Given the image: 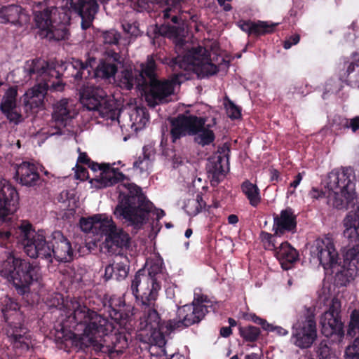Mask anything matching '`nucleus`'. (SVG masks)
I'll list each match as a JSON object with an SVG mask.
<instances>
[{
    "label": "nucleus",
    "mask_w": 359,
    "mask_h": 359,
    "mask_svg": "<svg viewBox=\"0 0 359 359\" xmlns=\"http://www.w3.org/2000/svg\"><path fill=\"white\" fill-rule=\"evenodd\" d=\"M97 177L100 188L111 187L121 182L118 186L120 199L114 211L117 218L125 219L128 224L135 227H140L146 222L154 207L140 187L129 182V180L118 169L109 163Z\"/></svg>",
    "instance_id": "1"
},
{
    "label": "nucleus",
    "mask_w": 359,
    "mask_h": 359,
    "mask_svg": "<svg viewBox=\"0 0 359 359\" xmlns=\"http://www.w3.org/2000/svg\"><path fill=\"white\" fill-rule=\"evenodd\" d=\"M25 72L29 79L38 83L28 90L22 97L25 113H33L35 109L43 107L44 98L48 90L62 91L65 83L60 79L61 73L55 65L43 59L29 60L25 66Z\"/></svg>",
    "instance_id": "2"
},
{
    "label": "nucleus",
    "mask_w": 359,
    "mask_h": 359,
    "mask_svg": "<svg viewBox=\"0 0 359 359\" xmlns=\"http://www.w3.org/2000/svg\"><path fill=\"white\" fill-rule=\"evenodd\" d=\"M206 118L192 114H181L170 120V134L172 143L186 136H194V142L205 147L212 144L215 135Z\"/></svg>",
    "instance_id": "3"
},
{
    "label": "nucleus",
    "mask_w": 359,
    "mask_h": 359,
    "mask_svg": "<svg viewBox=\"0 0 359 359\" xmlns=\"http://www.w3.org/2000/svg\"><path fill=\"white\" fill-rule=\"evenodd\" d=\"M0 275L13 284L19 294L23 295L29 292L32 282L40 277V267L9 253L1 264Z\"/></svg>",
    "instance_id": "4"
},
{
    "label": "nucleus",
    "mask_w": 359,
    "mask_h": 359,
    "mask_svg": "<svg viewBox=\"0 0 359 359\" xmlns=\"http://www.w3.org/2000/svg\"><path fill=\"white\" fill-rule=\"evenodd\" d=\"M353 170L351 167L331 171L327 179V204L337 209L348 208L355 198Z\"/></svg>",
    "instance_id": "5"
},
{
    "label": "nucleus",
    "mask_w": 359,
    "mask_h": 359,
    "mask_svg": "<svg viewBox=\"0 0 359 359\" xmlns=\"http://www.w3.org/2000/svg\"><path fill=\"white\" fill-rule=\"evenodd\" d=\"M63 308L67 311L69 320L74 325L83 326L86 332L100 337L111 332L115 327L111 320L90 309L75 298L67 299L63 302Z\"/></svg>",
    "instance_id": "6"
},
{
    "label": "nucleus",
    "mask_w": 359,
    "mask_h": 359,
    "mask_svg": "<svg viewBox=\"0 0 359 359\" xmlns=\"http://www.w3.org/2000/svg\"><path fill=\"white\" fill-rule=\"evenodd\" d=\"M163 63L168 65L172 71H193L201 78L212 76L218 72L207 50L202 48H192L184 55L180 53L175 57H165Z\"/></svg>",
    "instance_id": "7"
},
{
    "label": "nucleus",
    "mask_w": 359,
    "mask_h": 359,
    "mask_svg": "<svg viewBox=\"0 0 359 359\" xmlns=\"http://www.w3.org/2000/svg\"><path fill=\"white\" fill-rule=\"evenodd\" d=\"M34 21L39 28L38 34L41 39L49 41H59L68 39L69 32L65 24L70 18L60 12L57 7L46 8L42 11L34 7Z\"/></svg>",
    "instance_id": "8"
},
{
    "label": "nucleus",
    "mask_w": 359,
    "mask_h": 359,
    "mask_svg": "<svg viewBox=\"0 0 359 359\" xmlns=\"http://www.w3.org/2000/svg\"><path fill=\"white\" fill-rule=\"evenodd\" d=\"M1 311L8 323L6 334L14 348L23 351L29 350L31 337L28 329L22 325L24 317L20 311L19 304L13 299L6 297L1 302Z\"/></svg>",
    "instance_id": "9"
},
{
    "label": "nucleus",
    "mask_w": 359,
    "mask_h": 359,
    "mask_svg": "<svg viewBox=\"0 0 359 359\" xmlns=\"http://www.w3.org/2000/svg\"><path fill=\"white\" fill-rule=\"evenodd\" d=\"M19 237L24 245L25 253L31 258H41L46 259L49 263L53 262L52 244L50 236L48 240L39 233L35 232L31 224L23 221L18 228Z\"/></svg>",
    "instance_id": "10"
},
{
    "label": "nucleus",
    "mask_w": 359,
    "mask_h": 359,
    "mask_svg": "<svg viewBox=\"0 0 359 359\" xmlns=\"http://www.w3.org/2000/svg\"><path fill=\"white\" fill-rule=\"evenodd\" d=\"M207 297L194 298L190 304H186L178 308L177 318L166 322L168 331L181 330L192 325L198 323L208 313L209 306L205 304Z\"/></svg>",
    "instance_id": "11"
},
{
    "label": "nucleus",
    "mask_w": 359,
    "mask_h": 359,
    "mask_svg": "<svg viewBox=\"0 0 359 359\" xmlns=\"http://www.w3.org/2000/svg\"><path fill=\"white\" fill-rule=\"evenodd\" d=\"M161 288V284L145 276L143 270H139L131 280L130 291L138 306L154 305Z\"/></svg>",
    "instance_id": "12"
},
{
    "label": "nucleus",
    "mask_w": 359,
    "mask_h": 359,
    "mask_svg": "<svg viewBox=\"0 0 359 359\" xmlns=\"http://www.w3.org/2000/svg\"><path fill=\"white\" fill-rule=\"evenodd\" d=\"M317 337L316 323L312 308L306 309L305 313L292 325V341L299 348L311 346Z\"/></svg>",
    "instance_id": "13"
},
{
    "label": "nucleus",
    "mask_w": 359,
    "mask_h": 359,
    "mask_svg": "<svg viewBox=\"0 0 359 359\" xmlns=\"http://www.w3.org/2000/svg\"><path fill=\"white\" fill-rule=\"evenodd\" d=\"M172 72L173 74L170 79L163 81L157 79L143 90L149 106L154 107L156 105L170 101V97L174 94L175 87L181 83L180 79L184 76L180 70Z\"/></svg>",
    "instance_id": "14"
},
{
    "label": "nucleus",
    "mask_w": 359,
    "mask_h": 359,
    "mask_svg": "<svg viewBox=\"0 0 359 359\" xmlns=\"http://www.w3.org/2000/svg\"><path fill=\"white\" fill-rule=\"evenodd\" d=\"M341 302L333 298L329 309L321 317L322 333L327 337L336 336L340 341L344 336V325L341 320Z\"/></svg>",
    "instance_id": "15"
},
{
    "label": "nucleus",
    "mask_w": 359,
    "mask_h": 359,
    "mask_svg": "<svg viewBox=\"0 0 359 359\" xmlns=\"http://www.w3.org/2000/svg\"><path fill=\"white\" fill-rule=\"evenodd\" d=\"M76 112L68 99H62L53 105L50 133L51 135L66 134L65 128L76 116Z\"/></svg>",
    "instance_id": "16"
},
{
    "label": "nucleus",
    "mask_w": 359,
    "mask_h": 359,
    "mask_svg": "<svg viewBox=\"0 0 359 359\" xmlns=\"http://www.w3.org/2000/svg\"><path fill=\"white\" fill-rule=\"evenodd\" d=\"M102 234L106 236L104 243V248L111 254L117 255H123L121 253L123 249H127L130 246V238L123 229L116 226L111 219L105 222Z\"/></svg>",
    "instance_id": "17"
},
{
    "label": "nucleus",
    "mask_w": 359,
    "mask_h": 359,
    "mask_svg": "<svg viewBox=\"0 0 359 359\" xmlns=\"http://www.w3.org/2000/svg\"><path fill=\"white\" fill-rule=\"evenodd\" d=\"M313 253L317 255L320 264L325 270L339 266V254L330 238L317 240Z\"/></svg>",
    "instance_id": "18"
},
{
    "label": "nucleus",
    "mask_w": 359,
    "mask_h": 359,
    "mask_svg": "<svg viewBox=\"0 0 359 359\" xmlns=\"http://www.w3.org/2000/svg\"><path fill=\"white\" fill-rule=\"evenodd\" d=\"M123 61V59L118 53L111 49H107L95 69V76L106 80L114 78L118 71V65Z\"/></svg>",
    "instance_id": "19"
},
{
    "label": "nucleus",
    "mask_w": 359,
    "mask_h": 359,
    "mask_svg": "<svg viewBox=\"0 0 359 359\" xmlns=\"http://www.w3.org/2000/svg\"><path fill=\"white\" fill-rule=\"evenodd\" d=\"M17 87H9L5 92L0 104V109L10 123L18 125L24 121L20 108L17 106Z\"/></svg>",
    "instance_id": "20"
},
{
    "label": "nucleus",
    "mask_w": 359,
    "mask_h": 359,
    "mask_svg": "<svg viewBox=\"0 0 359 359\" xmlns=\"http://www.w3.org/2000/svg\"><path fill=\"white\" fill-rule=\"evenodd\" d=\"M53 257L60 262H70L74 259V251L70 241L60 231L50 234Z\"/></svg>",
    "instance_id": "21"
},
{
    "label": "nucleus",
    "mask_w": 359,
    "mask_h": 359,
    "mask_svg": "<svg viewBox=\"0 0 359 359\" xmlns=\"http://www.w3.org/2000/svg\"><path fill=\"white\" fill-rule=\"evenodd\" d=\"M18 203V194L15 189L7 181H0V219L13 214Z\"/></svg>",
    "instance_id": "22"
},
{
    "label": "nucleus",
    "mask_w": 359,
    "mask_h": 359,
    "mask_svg": "<svg viewBox=\"0 0 359 359\" xmlns=\"http://www.w3.org/2000/svg\"><path fill=\"white\" fill-rule=\"evenodd\" d=\"M100 341V351L109 355L120 354L128 347V334L125 332L107 333Z\"/></svg>",
    "instance_id": "23"
},
{
    "label": "nucleus",
    "mask_w": 359,
    "mask_h": 359,
    "mask_svg": "<svg viewBox=\"0 0 359 359\" xmlns=\"http://www.w3.org/2000/svg\"><path fill=\"white\" fill-rule=\"evenodd\" d=\"M81 102L88 110L95 111L106 100L107 93L103 88L88 83L81 90Z\"/></svg>",
    "instance_id": "24"
},
{
    "label": "nucleus",
    "mask_w": 359,
    "mask_h": 359,
    "mask_svg": "<svg viewBox=\"0 0 359 359\" xmlns=\"http://www.w3.org/2000/svg\"><path fill=\"white\" fill-rule=\"evenodd\" d=\"M187 0H158L157 5L159 11V17L165 22L170 20L174 24H178L180 14L182 13L184 5Z\"/></svg>",
    "instance_id": "25"
},
{
    "label": "nucleus",
    "mask_w": 359,
    "mask_h": 359,
    "mask_svg": "<svg viewBox=\"0 0 359 359\" xmlns=\"http://www.w3.org/2000/svg\"><path fill=\"white\" fill-rule=\"evenodd\" d=\"M91 61H95L94 58L89 60V62H83L79 59L73 58L71 62H67L63 66L57 67L53 62H48V63H53L57 70H60L58 68L64 69L66 76L68 77H73L75 80H81L87 79L91 74Z\"/></svg>",
    "instance_id": "26"
},
{
    "label": "nucleus",
    "mask_w": 359,
    "mask_h": 359,
    "mask_svg": "<svg viewBox=\"0 0 359 359\" xmlns=\"http://www.w3.org/2000/svg\"><path fill=\"white\" fill-rule=\"evenodd\" d=\"M296 227V216L291 208L283 210L280 215L274 217L273 231H275V235L281 236L286 232H294Z\"/></svg>",
    "instance_id": "27"
},
{
    "label": "nucleus",
    "mask_w": 359,
    "mask_h": 359,
    "mask_svg": "<svg viewBox=\"0 0 359 359\" xmlns=\"http://www.w3.org/2000/svg\"><path fill=\"white\" fill-rule=\"evenodd\" d=\"M104 306L107 307V312L111 320L121 327L126 326L130 316L129 313H126L123 309L125 302L122 297L115 295L111 296L108 300L107 304H105Z\"/></svg>",
    "instance_id": "28"
},
{
    "label": "nucleus",
    "mask_w": 359,
    "mask_h": 359,
    "mask_svg": "<svg viewBox=\"0 0 359 359\" xmlns=\"http://www.w3.org/2000/svg\"><path fill=\"white\" fill-rule=\"evenodd\" d=\"M16 180L23 186L34 187L40 180V175L34 164L24 161L15 167Z\"/></svg>",
    "instance_id": "29"
},
{
    "label": "nucleus",
    "mask_w": 359,
    "mask_h": 359,
    "mask_svg": "<svg viewBox=\"0 0 359 359\" xmlns=\"http://www.w3.org/2000/svg\"><path fill=\"white\" fill-rule=\"evenodd\" d=\"M27 20L25 10L20 6L10 4L0 7V23L22 27Z\"/></svg>",
    "instance_id": "30"
},
{
    "label": "nucleus",
    "mask_w": 359,
    "mask_h": 359,
    "mask_svg": "<svg viewBox=\"0 0 359 359\" xmlns=\"http://www.w3.org/2000/svg\"><path fill=\"white\" fill-rule=\"evenodd\" d=\"M136 69L144 90L147 86L158 79V69L152 55H148L146 61L142 62L139 68Z\"/></svg>",
    "instance_id": "31"
},
{
    "label": "nucleus",
    "mask_w": 359,
    "mask_h": 359,
    "mask_svg": "<svg viewBox=\"0 0 359 359\" xmlns=\"http://www.w3.org/2000/svg\"><path fill=\"white\" fill-rule=\"evenodd\" d=\"M64 312L66 316V319L62 321L60 325V328L56 330L55 339L57 344L64 345L65 348L74 347L76 334H74L71 329L75 328L78 326V324L74 325L73 322L69 320V316L65 308Z\"/></svg>",
    "instance_id": "32"
},
{
    "label": "nucleus",
    "mask_w": 359,
    "mask_h": 359,
    "mask_svg": "<svg viewBox=\"0 0 359 359\" xmlns=\"http://www.w3.org/2000/svg\"><path fill=\"white\" fill-rule=\"evenodd\" d=\"M342 270L345 276L353 278L359 273V243L349 248L344 256Z\"/></svg>",
    "instance_id": "33"
},
{
    "label": "nucleus",
    "mask_w": 359,
    "mask_h": 359,
    "mask_svg": "<svg viewBox=\"0 0 359 359\" xmlns=\"http://www.w3.org/2000/svg\"><path fill=\"white\" fill-rule=\"evenodd\" d=\"M140 306L143 311V315L140 318L139 327L140 330L149 331L152 329H160L164 325L156 309V303L149 306Z\"/></svg>",
    "instance_id": "34"
},
{
    "label": "nucleus",
    "mask_w": 359,
    "mask_h": 359,
    "mask_svg": "<svg viewBox=\"0 0 359 359\" xmlns=\"http://www.w3.org/2000/svg\"><path fill=\"white\" fill-rule=\"evenodd\" d=\"M339 79L352 88H359V58L344 62Z\"/></svg>",
    "instance_id": "35"
},
{
    "label": "nucleus",
    "mask_w": 359,
    "mask_h": 359,
    "mask_svg": "<svg viewBox=\"0 0 359 359\" xmlns=\"http://www.w3.org/2000/svg\"><path fill=\"white\" fill-rule=\"evenodd\" d=\"M277 25L278 24L269 23L265 21L252 22L250 20H241L238 22V26L241 28V29L248 33V35L255 36H259L271 33L273 32Z\"/></svg>",
    "instance_id": "36"
},
{
    "label": "nucleus",
    "mask_w": 359,
    "mask_h": 359,
    "mask_svg": "<svg viewBox=\"0 0 359 359\" xmlns=\"http://www.w3.org/2000/svg\"><path fill=\"white\" fill-rule=\"evenodd\" d=\"M224 158L220 154H215L208 158L206 170L212 185H217L224 177Z\"/></svg>",
    "instance_id": "37"
},
{
    "label": "nucleus",
    "mask_w": 359,
    "mask_h": 359,
    "mask_svg": "<svg viewBox=\"0 0 359 359\" xmlns=\"http://www.w3.org/2000/svg\"><path fill=\"white\" fill-rule=\"evenodd\" d=\"M344 236L351 242L359 241V205L354 212H349L343 221Z\"/></svg>",
    "instance_id": "38"
},
{
    "label": "nucleus",
    "mask_w": 359,
    "mask_h": 359,
    "mask_svg": "<svg viewBox=\"0 0 359 359\" xmlns=\"http://www.w3.org/2000/svg\"><path fill=\"white\" fill-rule=\"evenodd\" d=\"M119 85L126 90L132 89L135 86L143 91L144 88L139 79L138 71L136 68L127 67L121 72Z\"/></svg>",
    "instance_id": "39"
},
{
    "label": "nucleus",
    "mask_w": 359,
    "mask_h": 359,
    "mask_svg": "<svg viewBox=\"0 0 359 359\" xmlns=\"http://www.w3.org/2000/svg\"><path fill=\"white\" fill-rule=\"evenodd\" d=\"M156 151L153 146L148 144L142 148V154L133 163V168L140 170L141 173L147 172L155 159Z\"/></svg>",
    "instance_id": "40"
},
{
    "label": "nucleus",
    "mask_w": 359,
    "mask_h": 359,
    "mask_svg": "<svg viewBox=\"0 0 359 359\" xmlns=\"http://www.w3.org/2000/svg\"><path fill=\"white\" fill-rule=\"evenodd\" d=\"M276 258L280 262L284 269L287 267L284 266L286 263L291 264L294 262L299 257L297 250L292 248L287 242H283L275 250Z\"/></svg>",
    "instance_id": "41"
},
{
    "label": "nucleus",
    "mask_w": 359,
    "mask_h": 359,
    "mask_svg": "<svg viewBox=\"0 0 359 359\" xmlns=\"http://www.w3.org/2000/svg\"><path fill=\"white\" fill-rule=\"evenodd\" d=\"M109 218L101 215H95L89 218L82 217L80 219V227L81 230L86 233H94V229H99L102 233L105 222Z\"/></svg>",
    "instance_id": "42"
},
{
    "label": "nucleus",
    "mask_w": 359,
    "mask_h": 359,
    "mask_svg": "<svg viewBox=\"0 0 359 359\" xmlns=\"http://www.w3.org/2000/svg\"><path fill=\"white\" fill-rule=\"evenodd\" d=\"M241 190L252 206L257 207L259 204L261 196L259 189L256 184H252L248 180H245L241 184Z\"/></svg>",
    "instance_id": "43"
},
{
    "label": "nucleus",
    "mask_w": 359,
    "mask_h": 359,
    "mask_svg": "<svg viewBox=\"0 0 359 359\" xmlns=\"http://www.w3.org/2000/svg\"><path fill=\"white\" fill-rule=\"evenodd\" d=\"M100 346V341L96 339V335L88 332H86L83 328V333L76 334L74 338V346L76 348L84 349L89 346Z\"/></svg>",
    "instance_id": "44"
},
{
    "label": "nucleus",
    "mask_w": 359,
    "mask_h": 359,
    "mask_svg": "<svg viewBox=\"0 0 359 359\" xmlns=\"http://www.w3.org/2000/svg\"><path fill=\"white\" fill-rule=\"evenodd\" d=\"M205 202L200 194H197L196 198H191L184 203V210L189 216L194 217L197 215L203 208L205 207Z\"/></svg>",
    "instance_id": "45"
},
{
    "label": "nucleus",
    "mask_w": 359,
    "mask_h": 359,
    "mask_svg": "<svg viewBox=\"0 0 359 359\" xmlns=\"http://www.w3.org/2000/svg\"><path fill=\"white\" fill-rule=\"evenodd\" d=\"M114 269H115V278L117 280H124L129 271L128 260L123 255H117L115 257L114 260Z\"/></svg>",
    "instance_id": "46"
},
{
    "label": "nucleus",
    "mask_w": 359,
    "mask_h": 359,
    "mask_svg": "<svg viewBox=\"0 0 359 359\" xmlns=\"http://www.w3.org/2000/svg\"><path fill=\"white\" fill-rule=\"evenodd\" d=\"M97 115L106 120H111V122L118 121L119 111L112 104L105 100L100 107L95 111Z\"/></svg>",
    "instance_id": "47"
},
{
    "label": "nucleus",
    "mask_w": 359,
    "mask_h": 359,
    "mask_svg": "<svg viewBox=\"0 0 359 359\" xmlns=\"http://www.w3.org/2000/svg\"><path fill=\"white\" fill-rule=\"evenodd\" d=\"M333 125L337 126L336 129L351 128L355 133L359 130V116H355L351 119L335 116L333 119Z\"/></svg>",
    "instance_id": "48"
},
{
    "label": "nucleus",
    "mask_w": 359,
    "mask_h": 359,
    "mask_svg": "<svg viewBox=\"0 0 359 359\" xmlns=\"http://www.w3.org/2000/svg\"><path fill=\"white\" fill-rule=\"evenodd\" d=\"M239 334L247 342H255L261 334L259 328L252 326H239Z\"/></svg>",
    "instance_id": "49"
},
{
    "label": "nucleus",
    "mask_w": 359,
    "mask_h": 359,
    "mask_svg": "<svg viewBox=\"0 0 359 359\" xmlns=\"http://www.w3.org/2000/svg\"><path fill=\"white\" fill-rule=\"evenodd\" d=\"M130 117L133 120V125L136 126V129L144 128L149 122V114L143 108H137Z\"/></svg>",
    "instance_id": "50"
},
{
    "label": "nucleus",
    "mask_w": 359,
    "mask_h": 359,
    "mask_svg": "<svg viewBox=\"0 0 359 359\" xmlns=\"http://www.w3.org/2000/svg\"><path fill=\"white\" fill-rule=\"evenodd\" d=\"M100 38L102 39V42L106 45L117 46L121 40V34L116 29H109L102 32Z\"/></svg>",
    "instance_id": "51"
},
{
    "label": "nucleus",
    "mask_w": 359,
    "mask_h": 359,
    "mask_svg": "<svg viewBox=\"0 0 359 359\" xmlns=\"http://www.w3.org/2000/svg\"><path fill=\"white\" fill-rule=\"evenodd\" d=\"M155 34L168 38H175L179 34V28L175 25L163 24L156 27Z\"/></svg>",
    "instance_id": "52"
},
{
    "label": "nucleus",
    "mask_w": 359,
    "mask_h": 359,
    "mask_svg": "<svg viewBox=\"0 0 359 359\" xmlns=\"http://www.w3.org/2000/svg\"><path fill=\"white\" fill-rule=\"evenodd\" d=\"M166 327V324L165 325ZM164 325L160 329H152L149 330L150 333L149 341L158 347H163L165 344V337L163 333Z\"/></svg>",
    "instance_id": "53"
},
{
    "label": "nucleus",
    "mask_w": 359,
    "mask_h": 359,
    "mask_svg": "<svg viewBox=\"0 0 359 359\" xmlns=\"http://www.w3.org/2000/svg\"><path fill=\"white\" fill-rule=\"evenodd\" d=\"M144 271V275L148 276L151 278L153 280H155V283H161L160 279L162 276V264L156 262L152 263L149 268L147 269V272L145 270L142 269Z\"/></svg>",
    "instance_id": "54"
},
{
    "label": "nucleus",
    "mask_w": 359,
    "mask_h": 359,
    "mask_svg": "<svg viewBox=\"0 0 359 359\" xmlns=\"http://www.w3.org/2000/svg\"><path fill=\"white\" fill-rule=\"evenodd\" d=\"M278 236V235L269 233L266 231H262L259 235L261 241L264 243V248L271 250H276L275 237Z\"/></svg>",
    "instance_id": "55"
},
{
    "label": "nucleus",
    "mask_w": 359,
    "mask_h": 359,
    "mask_svg": "<svg viewBox=\"0 0 359 359\" xmlns=\"http://www.w3.org/2000/svg\"><path fill=\"white\" fill-rule=\"evenodd\" d=\"M345 359H359V337H356L353 344L346 347Z\"/></svg>",
    "instance_id": "56"
},
{
    "label": "nucleus",
    "mask_w": 359,
    "mask_h": 359,
    "mask_svg": "<svg viewBox=\"0 0 359 359\" xmlns=\"http://www.w3.org/2000/svg\"><path fill=\"white\" fill-rule=\"evenodd\" d=\"M225 107L228 116L231 119H237L241 117V109L231 100L228 101V103L225 104Z\"/></svg>",
    "instance_id": "57"
},
{
    "label": "nucleus",
    "mask_w": 359,
    "mask_h": 359,
    "mask_svg": "<svg viewBox=\"0 0 359 359\" xmlns=\"http://www.w3.org/2000/svg\"><path fill=\"white\" fill-rule=\"evenodd\" d=\"M245 318L246 320H250L254 323L260 325L264 330H266V327L269 326V323L265 319L257 316L255 313H247L245 316Z\"/></svg>",
    "instance_id": "58"
},
{
    "label": "nucleus",
    "mask_w": 359,
    "mask_h": 359,
    "mask_svg": "<svg viewBox=\"0 0 359 359\" xmlns=\"http://www.w3.org/2000/svg\"><path fill=\"white\" fill-rule=\"evenodd\" d=\"M153 0H133V8L137 12L144 11H149L151 9L150 4Z\"/></svg>",
    "instance_id": "59"
},
{
    "label": "nucleus",
    "mask_w": 359,
    "mask_h": 359,
    "mask_svg": "<svg viewBox=\"0 0 359 359\" xmlns=\"http://www.w3.org/2000/svg\"><path fill=\"white\" fill-rule=\"evenodd\" d=\"M330 348L327 342L322 341L318 346L317 355L320 359H327L330 355Z\"/></svg>",
    "instance_id": "60"
},
{
    "label": "nucleus",
    "mask_w": 359,
    "mask_h": 359,
    "mask_svg": "<svg viewBox=\"0 0 359 359\" xmlns=\"http://www.w3.org/2000/svg\"><path fill=\"white\" fill-rule=\"evenodd\" d=\"M299 40L300 36L299 34H293L284 41L283 47L285 49H289L292 47V46L297 44Z\"/></svg>",
    "instance_id": "61"
},
{
    "label": "nucleus",
    "mask_w": 359,
    "mask_h": 359,
    "mask_svg": "<svg viewBox=\"0 0 359 359\" xmlns=\"http://www.w3.org/2000/svg\"><path fill=\"white\" fill-rule=\"evenodd\" d=\"M266 331L274 332L278 336H285L288 334V331L280 326H276L269 323V326L266 327Z\"/></svg>",
    "instance_id": "62"
},
{
    "label": "nucleus",
    "mask_w": 359,
    "mask_h": 359,
    "mask_svg": "<svg viewBox=\"0 0 359 359\" xmlns=\"http://www.w3.org/2000/svg\"><path fill=\"white\" fill-rule=\"evenodd\" d=\"M75 175L77 179L81 180H85L88 177V172L86 168L82 166L76 165V170L75 172Z\"/></svg>",
    "instance_id": "63"
},
{
    "label": "nucleus",
    "mask_w": 359,
    "mask_h": 359,
    "mask_svg": "<svg viewBox=\"0 0 359 359\" xmlns=\"http://www.w3.org/2000/svg\"><path fill=\"white\" fill-rule=\"evenodd\" d=\"M325 194L323 191L319 190L318 189L315 187H313L309 193V196H310V198L313 200L322 198L325 197Z\"/></svg>",
    "instance_id": "64"
}]
</instances>
